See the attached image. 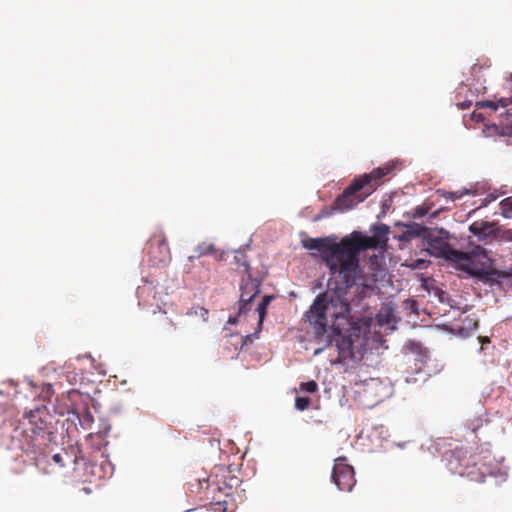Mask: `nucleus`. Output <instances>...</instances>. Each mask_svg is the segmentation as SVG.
<instances>
[{"label":"nucleus","instance_id":"obj_28","mask_svg":"<svg viewBox=\"0 0 512 512\" xmlns=\"http://www.w3.org/2000/svg\"><path fill=\"white\" fill-rule=\"evenodd\" d=\"M466 321L469 322L468 327L477 328V326H478L477 321H475L473 319H469V318H467Z\"/></svg>","mask_w":512,"mask_h":512},{"label":"nucleus","instance_id":"obj_25","mask_svg":"<svg viewBox=\"0 0 512 512\" xmlns=\"http://www.w3.org/2000/svg\"><path fill=\"white\" fill-rule=\"evenodd\" d=\"M477 106L480 108H490L494 111H496L498 109V104L491 100L479 102V103H477Z\"/></svg>","mask_w":512,"mask_h":512},{"label":"nucleus","instance_id":"obj_33","mask_svg":"<svg viewBox=\"0 0 512 512\" xmlns=\"http://www.w3.org/2000/svg\"><path fill=\"white\" fill-rule=\"evenodd\" d=\"M425 261L424 260H418V266H420L421 264H424Z\"/></svg>","mask_w":512,"mask_h":512},{"label":"nucleus","instance_id":"obj_19","mask_svg":"<svg viewBox=\"0 0 512 512\" xmlns=\"http://www.w3.org/2000/svg\"><path fill=\"white\" fill-rule=\"evenodd\" d=\"M500 206L502 209L503 217L511 218L512 217V196L503 199L500 202Z\"/></svg>","mask_w":512,"mask_h":512},{"label":"nucleus","instance_id":"obj_20","mask_svg":"<svg viewBox=\"0 0 512 512\" xmlns=\"http://www.w3.org/2000/svg\"><path fill=\"white\" fill-rule=\"evenodd\" d=\"M426 228L422 226L409 227L402 235V238L410 239L413 237L420 236Z\"/></svg>","mask_w":512,"mask_h":512},{"label":"nucleus","instance_id":"obj_21","mask_svg":"<svg viewBox=\"0 0 512 512\" xmlns=\"http://www.w3.org/2000/svg\"><path fill=\"white\" fill-rule=\"evenodd\" d=\"M300 390L307 393H315L318 390V384L314 381L301 382Z\"/></svg>","mask_w":512,"mask_h":512},{"label":"nucleus","instance_id":"obj_30","mask_svg":"<svg viewBox=\"0 0 512 512\" xmlns=\"http://www.w3.org/2000/svg\"><path fill=\"white\" fill-rule=\"evenodd\" d=\"M497 104H498V106L500 105V106H502V107H505V106H507V99L502 98V99H500V100L497 102Z\"/></svg>","mask_w":512,"mask_h":512},{"label":"nucleus","instance_id":"obj_3","mask_svg":"<svg viewBox=\"0 0 512 512\" xmlns=\"http://www.w3.org/2000/svg\"><path fill=\"white\" fill-rule=\"evenodd\" d=\"M303 247L309 250H317L322 262L329 269L332 277H338L347 288L352 287L351 269L346 265L348 249L340 242H334L329 237L308 238L302 242Z\"/></svg>","mask_w":512,"mask_h":512},{"label":"nucleus","instance_id":"obj_32","mask_svg":"<svg viewBox=\"0 0 512 512\" xmlns=\"http://www.w3.org/2000/svg\"><path fill=\"white\" fill-rule=\"evenodd\" d=\"M228 322L231 323V324H235L236 323V318H231L230 317Z\"/></svg>","mask_w":512,"mask_h":512},{"label":"nucleus","instance_id":"obj_22","mask_svg":"<svg viewBox=\"0 0 512 512\" xmlns=\"http://www.w3.org/2000/svg\"><path fill=\"white\" fill-rule=\"evenodd\" d=\"M310 405V398L308 397H297L295 399V407L300 411L306 410Z\"/></svg>","mask_w":512,"mask_h":512},{"label":"nucleus","instance_id":"obj_23","mask_svg":"<svg viewBox=\"0 0 512 512\" xmlns=\"http://www.w3.org/2000/svg\"><path fill=\"white\" fill-rule=\"evenodd\" d=\"M483 423H484V420L480 417H476L472 420H470L469 424H468V428L474 433L476 434L478 429L481 428L483 426Z\"/></svg>","mask_w":512,"mask_h":512},{"label":"nucleus","instance_id":"obj_29","mask_svg":"<svg viewBox=\"0 0 512 512\" xmlns=\"http://www.w3.org/2000/svg\"><path fill=\"white\" fill-rule=\"evenodd\" d=\"M479 340H480L482 346L487 343H490V339L488 337H479Z\"/></svg>","mask_w":512,"mask_h":512},{"label":"nucleus","instance_id":"obj_17","mask_svg":"<svg viewBox=\"0 0 512 512\" xmlns=\"http://www.w3.org/2000/svg\"><path fill=\"white\" fill-rule=\"evenodd\" d=\"M272 299H273L272 295H265L256 308V311L259 316V321H258L259 330L262 329V324H263V320L266 316L267 307L271 303Z\"/></svg>","mask_w":512,"mask_h":512},{"label":"nucleus","instance_id":"obj_9","mask_svg":"<svg viewBox=\"0 0 512 512\" xmlns=\"http://www.w3.org/2000/svg\"><path fill=\"white\" fill-rule=\"evenodd\" d=\"M243 266L245 267L246 277L242 278L240 285L239 315L245 314L251 309L252 301L259 294L261 285L260 280L252 278L249 264L244 262Z\"/></svg>","mask_w":512,"mask_h":512},{"label":"nucleus","instance_id":"obj_4","mask_svg":"<svg viewBox=\"0 0 512 512\" xmlns=\"http://www.w3.org/2000/svg\"><path fill=\"white\" fill-rule=\"evenodd\" d=\"M427 251L435 257L443 258L453 263L458 269L472 276L480 277L483 270L476 264L477 260L487 258V252L481 246H475L470 252L454 249L440 237H432L428 241Z\"/></svg>","mask_w":512,"mask_h":512},{"label":"nucleus","instance_id":"obj_1","mask_svg":"<svg viewBox=\"0 0 512 512\" xmlns=\"http://www.w3.org/2000/svg\"><path fill=\"white\" fill-rule=\"evenodd\" d=\"M349 291L339 290L331 295L320 294L316 297L306 317L313 327V333L319 344L314 351L317 355L333 343V336L341 335L345 324L354 322L357 317L352 315V305L348 301Z\"/></svg>","mask_w":512,"mask_h":512},{"label":"nucleus","instance_id":"obj_12","mask_svg":"<svg viewBox=\"0 0 512 512\" xmlns=\"http://www.w3.org/2000/svg\"><path fill=\"white\" fill-rule=\"evenodd\" d=\"M338 360L345 361L353 357V344L349 338L341 337L336 342Z\"/></svg>","mask_w":512,"mask_h":512},{"label":"nucleus","instance_id":"obj_18","mask_svg":"<svg viewBox=\"0 0 512 512\" xmlns=\"http://www.w3.org/2000/svg\"><path fill=\"white\" fill-rule=\"evenodd\" d=\"M467 193H468V190L453 191V192L445 191L442 189L437 190V194H439L441 197L451 200V201L460 199L463 195H465Z\"/></svg>","mask_w":512,"mask_h":512},{"label":"nucleus","instance_id":"obj_24","mask_svg":"<svg viewBox=\"0 0 512 512\" xmlns=\"http://www.w3.org/2000/svg\"><path fill=\"white\" fill-rule=\"evenodd\" d=\"M212 499L215 500V505L217 508H214L215 511L226 512L228 509V501L216 499L215 496H212Z\"/></svg>","mask_w":512,"mask_h":512},{"label":"nucleus","instance_id":"obj_6","mask_svg":"<svg viewBox=\"0 0 512 512\" xmlns=\"http://www.w3.org/2000/svg\"><path fill=\"white\" fill-rule=\"evenodd\" d=\"M392 171L391 166L378 167L368 174L355 178L334 202L340 211L349 210L369 197L380 184L382 178Z\"/></svg>","mask_w":512,"mask_h":512},{"label":"nucleus","instance_id":"obj_5","mask_svg":"<svg viewBox=\"0 0 512 512\" xmlns=\"http://www.w3.org/2000/svg\"><path fill=\"white\" fill-rule=\"evenodd\" d=\"M372 236L359 231L343 237V245L347 246L348 255L346 265L351 269L352 282L355 283L359 274V254L368 249L383 247L388 241L389 227L386 224H374L371 227Z\"/></svg>","mask_w":512,"mask_h":512},{"label":"nucleus","instance_id":"obj_7","mask_svg":"<svg viewBox=\"0 0 512 512\" xmlns=\"http://www.w3.org/2000/svg\"><path fill=\"white\" fill-rule=\"evenodd\" d=\"M477 456L465 448H456L445 454L446 466L452 474L465 476L472 481L482 482L484 473L477 466Z\"/></svg>","mask_w":512,"mask_h":512},{"label":"nucleus","instance_id":"obj_27","mask_svg":"<svg viewBox=\"0 0 512 512\" xmlns=\"http://www.w3.org/2000/svg\"><path fill=\"white\" fill-rule=\"evenodd\" d=\"M503 238L508 240V241H512V229L506 230L503 233Z\"/></svg>","mask_w":512,"mask_h":512},{"label":"nucleus","instance_id":"obj_15","mask_svg":"<svg viewBox=\"0 0 512 512\" xmlns=\"http://www.w3.org/2000/svg\"><path fill=\"white\" fill-rule=\"evenodd\" d=\"M52 460L60 467H65L68 464L76 465L77 459L71 455L68 451L63 450L60 453L53 455Z\"/></svg>","mask_w":512,"mask_h":512},{"label":"nucleus","instance_id":"obj_31","mask_svg":"<svg viewBox=\"0 0 512 512\" xmlns=\"http://www.w3.org/2000/svg\"><path fill=\"white\" fill-rule=\"evenodd\" d=\"M459 106L461 109H466L470 106V102L469 103H461Z\"/></svg>","mask_w":512,"mask_h":512},{"label":"nucleus","instance_id":"obj_14","mask_svg":"<svg viewBox=\"0 0 512 512\" xmlns=\"http://www.w3.org/2000/svg\"><path fill=\"white\" fill-rule=\"evenodd\" d=\"M382 389V383L377 378H371L365 381L363 385V392L366 394H374L375 403L382 401L383 394L378 393V390Z\"/></svg>","mask_w":512,"mask_h":512},{"label":"nucleus","instance_id":"obj_2","mask_svg":"<svg viewBox=\"0 0 512 512\" xmlns=\"http://www.w3.org/2000/svg\"><path fill=\"white\" fill-rule=\"evenodd\" d=\"M49 419L46 407L38 406L25 413L22 430L19 432V428L15 429L17 435L13 438L23 437V440L19 438V448L28 455L32 454L33 460H37V455L42 454L53 439Z\"/></svg>","mask_w":512,"mask_h":512},{"label":"nucleus","instance_id":"obj_10","mask_svg":"<svg viewBox=\"0 0 512 512\" xmlns=\"http://www.w3.org/2000/svg\"><path fill=\"white\" fill-rule=\"evenodd\" d=\"M332 480L341 491H351L356 484L354 468L345 457H338L332 471Z\"/></svg>","mask_w":512,"mask_h":512},{"label":"nucleus","instance_id":"obj_8","mask_svg":"<svg viewBox=\"0 0 512 512\" xmlns=\"http://www.w3.org/2000/svg\"><path fill=\"white\" fill-rule=\"evenodd\" d=\"M147 262L153 267H167L171 262V252L167 238L162 231L152 234L147 243Z\"/></svg>","mask_w":512,"mask_h":512},{"label":"nucleus","instance_id":"obj_11","mask_svg":"<svg viewBox=\"0 0 512 512\" xmlns=\"http://www.w3.org/2000/svg\"><path fill=\"white\" fill-rule=\"evenodd\" d=\"M470 232L477 236L480 241H487L495 237V224L485 221H476L469 227Z\"/></svg>","mask_w":512,"mask_h":512},{"label":"nucleus","instance_id":"obj_13","mask_svg":"<svg viewBox=\"0 0 512 512\" xmlns=\"http://www.w3.org/2000/svg\"><path fill=\"white\" fill-rule=\"evenodd\" d=\"M205 483L207 484V489L211 490L212 493H214L215 491H218V492L223 493L224 496L228 498V497H231V495H232V489L234 487L237 488L239 486L240 480H239V478H237L235 476H231L229 479V482L224 483V487H222L220 485L210 486L208 481H205Z\"/></svg>","mask_w":512,"mask_h":512},{"label":"nucleus","instance_id":"obj_16","mask_svg":"<svg viewBox=\"0 0 512 512\" xmlns=\"http://www.w3.org/2000/svg\"><path fill=\"white\" fill-rule=\"evenodd\" d=\"M215 251V247L213 244H209V243H200L199 245H197L194 249V255H191L188 257V259L190 261L196 259V258H200L202 256H205V255H210L212 254L213 252Z\"/></svg>","mask_w":512,"mask_h":512},{"label":"nucleus","instance_id":"obj_26","mask_svg":"<svg viewBox=\"0 0 512 512\" xmlns=\"http://www.w3.org/2000/svg\"><path fill=\"white\" fill-rule=\"evenodd\" d=\"M84 422H87L89 424H91L93 422V416L91 415V413L89 411H86V413L84 415Z\"/></svg>","mask_w":512,"mask_h":512}]
</instances>
